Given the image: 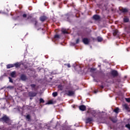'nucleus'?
Segmentation results:
<instances>
[{
	"mask_svg": "<svg viewBox=\"0 0 130 130\" xmlns=\"http://www.w3.org/2000/svg\"><path fill=\"white\" fill-rule=\"evenodd\" d=\"M0 121L2 122H5V123H7L8 125H11V119H10V118H9L7 115H4L1 118Z\"/></svg>",
	"mask_w": 130,
	"mask_h": 130,
	"instance_id": "obj_1",
	"label": "nucleus"
},
{
	"mask_svg": "<svg viewBox=\"0 0 130 130\" xmlns=\"http://www.w3.org/2000/svg\"><path fill=\"white\" fill-rule=\"evenodd\" d=\"M68 92L67 90L64 91L66 95L68 96H74V95H75V91L73 90H69L68 92Z\"/></svg>",
	"mask_w": 130,
	"mask_h": 130,
	"instance_id": "obj_2",
	"label": "nucleus"
},
{
	"mask_svg": "<svg viewBox=\"0 0 130 130\" xmlns=\"http://www.w3.org/2000/svg\"><path fill=\"white\" fill-rule=\"evenodd\" d=\"M111 75L112 77L115 78V77H117V76H118V72H117V71L116 70H113L111 71Z\"/></svg>",
	"mask_w": 130,
	"mask_h": 130,
	"instance_id": "obj_3",
	"label": "nucleus"
},
{
	"mask_svg": "<svg viewBox=\"0 0 130 130\" xmlns=\"http://www.w3.org/2000/svg\"><path fill=\"white\" fill-rule=\"evenodd\" d=\"M20 78L21 81H26V80H28V77L25 74H21Z\"/></svg>",
	"mask_w": 130,
	"mask_h": 130,
	"instance_id": "obj_4",
	"label": "nucleus"
},
{
	"mask_svg": "<svg viewBox=\"0 0 130 130\" xmlns=\"http://www.w3.org/2000/svg\"><path fill=\"white\" fill-rule=\"evenodd\" d=\"M82 42H83V43L84 44H89V43L90 42V41L89 40V39H88V38H84L82 39Z\"/></svg>",
	"mask_w": 130,
	"mask_h": 130,
	"instance_id": "obj_5",
	"label": "nucleus"
},
{
	"mask_svg": "<svg viewBox=\"0 0 130 130\" xmlns=\"http://www.w3.org/2000/svg\"><path fill=\"white\" fill-rule=\"evenodd\" d=\"M37 95V93L33 92V91H30L28 93V96L29 97H35Z\"/></svg>",
	"mask_w": 130,
	"mask_h": 130,
	"instance_id": "obj_6",
	"label": "nucleus"
},
{
	"mask_svg": "<svg viewBox=\"0 0 130 130\" xmlns=\"http://www.w3.org/2000/svg\"><path fill=\"white\" fill-rule=\"evenodd\" d=\"M86 108H87V107H86V106H85L84 105H82L79 106V109H80V110H81V111H85L86 110Z\"/></svg>",
	"mask_w": 130,
	"mask_h": 130,
	"instance_id": "obj_7",
	"label": "nucleus"
},
{
	"mask_svg": "<svg viewBox=\"0 0 130 130\" xmlns=\"http://www.w3.org/2000/svg\"><path fill=\"white\" fill-rule=\"evenodd\" d=\"M30 22L31 23L35 24V26H37V24H38V21H37V19H36V18H32L30 20Z\"/></svg>",
	"mask_w": 130,
	"mask_h": 130,
	"instance_id": "obj_8",
	"label": "nucleus"
},
{
	"mask_svg": "<svg viewBox=\"0 0 130 130\" xmlns=\"http://www.w3.org/2000/svg\"><path fill=\"white\" fill-rule=\"evenodd\" d=\"M93 20H95V21H98V20H100V16L95 14L93 16Z\"/></svg>",
	"mask_w": 130,
	"mask_h": 130,
	"instance_id": "obj_9",
	"label": "nucleus"
},
{
	"mask_svg": "<svg viewBox=\"0 0 130 130\" xmlns=\"http://www.w3.org/2000/svg\"><path fill=\"white\" fill-rule=\"evenodd\" d=\"M123 109H125L127 111H129V107L127 105V104H125L122 105Z\"/></svg>",
	"mask_w": 130,
	"mask_h": 130,
	"instance_id": "obj_10",
	"label": "nucleus"
},
{
	"mask_svg": "<svg viewBox=\"0 0 130 130\" xmlns=\"http://www.w3.org/2000/svg\"><path fill=\"white\" fill-rule=\"evenodd\" d=\"M47 19V17L45 16H41L40 17V20L41 21V22H45Z\"/></svg>",
	"mask_w": 130,
	"mask_h": 130,
	"instance_id": "obj_11",
	"label": "nucleus"
},
{
	"mask_svg": "<svg viewBox=\"0 0 130 130\" xmlns=\"http://www.w3.org/2000/svg\"><path fill=\"white\" fill-rule=\"evenodd\" d=\"M92 120H93V118L88 117L86 119V123H91Z\"/></svg>",
	"mask_w": 130,
	"mask_h": 130,
	"instance_id": "obj_12",
	"label": "nucleus"
},
{
	"mask_svg": "<svg viewBox=\"0 0 130 130\" xmlns=\"http://www.w3.org/2000/svg\"><path fill=\"white\" fill-rule=\"evenodd\" d=\"M63 88H64L63 85H62L61 84L58 85L57 86L58 91H63Z\"/></svg>",
	"mask_w": 130,
	"mask_h": 130,
	"instance_id": "obj_13",
	"label": "nucleus"
},
{
	"mask_svg": "<svg viewBox=\"0 0 130 130\" xmlns=\"http://www.w3.org/2000/svg\"><path fill=\"white\" fill-rule=\"evenodd\" d=\"M120 12H121V13H123V14H125V13L128 12V10L126 8H122L120 10Z\"/></svg>",
	"mask_w": 130,
	"mask_h": 130,
	"instance_id": "obj_14",
	"label": "nucleus"
},
{
	"mask_svg": "<svg viewBox=\"0 0 130 130\" xmlns=\"http://www.w3.org/2000/svg\"><path fill=\"white\" fill-rule=\"evenodd\" d=\"M16 71H13L10 73V76L12 78H16L17 75H16Z\"/></svg>",
	"mask_w": 130,
	"mask_h": 130,
	"instance_id": "obj_15",
	"label": "nucleus"
},
{
	"mask_svg": "<svg viewBox=\"0 0 130 130\" xmlns=\"http://www.w3.org/2000/svg\"><path fill=\"white\" fill-rule=\"evenodd\" d=\"M14 67H15L16 68H20L21 67V63L20 62H16L13 64Z\"/></svg>",
	"mask_w": 130,
	"mask_h": 130,
	"instance_id": "obj_16",
	"label": "nucleus"
},
{
	"mask_svg": "<svg viewBox=\"0 0 130 130\" xmlns=\"http://www.w3.org/2000/svg\"><path fill=\"white\" fill-rule=\"evenodd\" d=\"M124 23H128L129 22V19L128 17H125L123 18Z\"/></svg>",
	"mask_w": 130,
	"mask_h": 130,
	"instance_id": "obj_17",
	"label": "nucleus"
},
{
	"mask_svg": "<svg viewBox=\"0 0 130 130\" xmlns=\"http://www.w3.org/2000/svg\"><path fill=\"white\" fill-rule=\"evenodd\" d=\"M96 39L98 42H102V41H103V38H102V37H98Z\"/></svg>",
	"mask_w": 130,
	"mask_h": 130,
	"instance_id": "obj_18",
	"label": "nucleus"
},
{
	"mask_svg": "<svg viewBox=\"0 0 130 130\" xmlns=\"http://www.w3.org/2000/svg\"><path fill=\"white\" fill-rule=\"evenodd\" d=\"M14 68V64H8L7 65V69H11Z\"/></svg>",
	"mask_w": 130,
	"mask_h": 130,
	"instance_id": "obj_19",
	"label": "nucleus"
},
{
	"mask_svg": "<svg viewBox=\"0 0 130 130\" xmlns=\"http://www.w3.org/2000/svg\"><path fill=\"white\" fill-rule=\"evenodd\" d=\"M26 118L27 119L28 121H31V116H30V115H27Z\"/></svg>",
	"mask_w": 130,
	"mask_h": 130,
	"instance_id": "obj_20",
	"label": "nucleus"
},
{
	"mask_svg": "<svg viewBox=\"0 0 130 130\" xmlns=\"http://www.w3.org/2000/svg\"><path fill=\"white\" fill-rule=\"evenodd\" d=\"M118 34V30H117V29L113 31V36H116V35Z\"/></svg>",
	"mask_w": 130,
	"mask_h": 130,
	"instance_id": "obj_21",
	"label": "nucleus"
},
{
	"mask_svg": "<svg viewBox=\"0 0 130 130\" xmlns=\"http://www.w3.org/2000/svg\"><path fill=\"white\" fill-rule=\"evenodd\" d=\"M114 112H115V113H118V112H119V108H116L114 110Z\"/></svg>",
	"mask_w": 130,
	"mask_h": 130,
	"instance_id": "obj_22",
	"label": "nucleus"
},
{
	"mask_svg": "<svg viewBox=\"0 0 130 130\" xmlns=\"http://www.w3.org/2000/svg\"><path fill=\"white\" fill-rule=\"evenodd\" d=\"M58 94L57 93V92H54L52 93V96L53 97H56Z\"/></svg>",
	"mask_w": 130,
	"mask_h": 130,
	"instance_id": "obj_23",
	"label": "nucleus"
},
{
	"mask_svg": "<svg viewBox=\"0 0 130 130\" xmlns=\"http://www.w3.org/2000/svg\"><path fill=\"white\" fill-rule=\"evenodd\" d=\"M62 33H63V34H69V32L66 29L62 30Z\"/></svg>",
	"mask_w": 130,
	"mask_h": 130,
	"instance_id": "obj_24",
	"label": "nucleus"
},
{
	"mask_svg": "<svg viewBox=\"0 0 130 130\" xmlns=\"http://www.w3.org/2000/svg\"><path fill=\"white\" fill-rule=\"evenodd\" d=\"M7 89H10V90H13V89H14V86H7Z\"/></svg>",
	"mask_w": 130,
	"mask_h": 130,
	"instance_id": "obj_25",
	"label": "nucleus"
},
{
	"mask_svg": "<svg viewBox=\"0 0 130 130\" xmlns=\"http://www.w3.org/2000/svg\"><path fill=\"white\" fill-rule=\"evenodd\" d=\"M54 38L55 39H58V38H60V36L59 35H55L54 37Z\"/></svg>",
	"mask_w": 130,
	"mask_h": 130,
	"instance_id": "obj_26",
	"label": "nucleus"
},
{
	"mask_svg": "<svg viewBox=\"0 0 130 130\" xmlns=\"http://www.w3.org/2000/svg\"><path fill=\"white\" fill-rule=\"evenodd\" d=\"M45 102V101H44V100H43V99L41 98L40 99V103H44Z\"/></svg>",
	"mask_w": 130,
	"mask_h": 130,
	"instance_id": "obj_27",
	"label": "nucleus"
},
{
	"mask_svg": "<svg viewBox=\"0 0 130 130\" xmlns=\"http://www.w3.org/2000/svg\"><path fill=\"white\" fill-rule=\"evenodd\" d=\"M125 126L127 128H128L129 130H130V124L129 123L126 124Z\"/></svg>",
	"mask_w": 130,
	"mask_h": 130,
	"instance_id": "obj_28",
	"label": "nucleus"
},
{
	"mask_svg": "<svg viewBox=\"0 0 130 130\" xmlns=\"http://www.w3.org/2000/svg\"><path fill=\"white\" fill-rule=\"evenodd\" d=\"M95 71H96V69L90 68V73H93Z\"/></svg>",
	"mask_w": 130,
	"mask_h": 130,
	"instance_id": "obj_29",
	"label": "nucleus"
},
{
	"mask_svg": "<svg viewBox=\"0 0 130 130\" xmlns=\"http://www.w3.org/2000/svg\"><path fill=\"white\" fill-rule=\"evenodd\" d=\"M8 79H9V82L10 83H13L14 82V81H13V79H12V78L9 77Z\"/></svg>",
	"mask_w": 130,
	"mask_h": 130,
	"instance_id": "obj_30",
	"label": "nucleus"
},
{
	"mask_svg": "<svg viewBox=\"0 0 130 130\" xmlns=\"http://www.w3.org/2000/svg\"><path fill=\"white\" fill-rule=\"evenodd\" d=\"M30 87L32 88H34L36 87V84H31Z\"/></svg>",
	"mask_w": 130,
	"mask_h": 130,
	"instance_id": "obj_31",
	"label": "nucleus"
},
{
	"mask_svg": "<svg viewBox=\"0 0 130 130\" xmlns=\"http://www.w3.org/2000/svg\"><path fill=\"white\" fill-rule=\"evenodd\" d=\"M79 42H80V39H77L76 40V44H79Z\"/></svg>",
	"mask_w": 130,
	"mask_h": 130,
	"instance_id": "obj_32",
	"label": "nucleus"
},
{
	"mask_svg": "<svg viewBox=\"0 0 130 130\" xmlns=\"http://www.w3.org/2000/svg\"><path fill=\"white\" fill-rule=\"evenodd\" d=\"M125 100H126V102H128V103H129V102H130L129 98H125Z\"/></svg>",
	"mask_w": 130,
	"mask_h": 130,
	"instance_id": "obj_33",
	"label": "nucleus"
},
{
	"mask_svg": "<svg viewBox=\"0 0 130 130\" xmlns=\"http://www.w3.org/2000/svg\"><path fill=\"white\" fill-rule=\"evenodd\" d=\"M112 121L115 123V122H117V120L115 119H112Z\"/></svg>",
	"mask_w": 130,
	"mask_h": 130,
	"instance_id": "obj_34",
	"label": "nucleus"
},
{
	"mask_svg": "<svg viewBox=\"0 0 130 130\" xmlns=\"http://www.w3.org/2000/svg\"><path fill=\"white\" fill-rule=\"evenodd\" d=\"M53 102L52 101H49L48 102V104H52Z\"/></svg>",
	"mask_w": 130,
	"mask_h": 130,
	"instance_id": "obj_35",
	"label": "nucleus"
},
{
	"mask_svg": "<svg viewBox=\"0 0 130 130\" xmlns=\"http://www.w3.org/2000/svg\"><path fill=\"white\" fill-rule=\"evenodd\" d=\"M64 66H67L68 68H71V64H64Z\"/></svg>",
	"mask_w": 130,
	"mask_h": 130,
	"instance_id": "obj_36",
	"label": "nucleus"
},
{
	"mask_svg": "<svg viewBox=\"0 0 130 130\" xmlns=\"http://www.w3.org/2000/svg\"><path fill=\"white\" fill-rule=\"evenodd\" d=\"M23 18H27V14H24L22 15Z\"/></svg>",
	"mask_w": 130,
	"mask_h": 130,
	"instance_id": "obj_37",
	"label": "nucleus"
},
{
	"mask_svg": "<svg viewBox=\"0 0 130 130\" xmlns=\"http://www.w3.org/2000/svg\"><path fill=\"white\" fill-rule=\"evenodd\" d=\"M23 67H24V69H25V70L28 69V66L26 64H23Z\"/></svg>",
	"mask_w": 130,
	"mask_h": 130,
	"instance_id": "obj_38",
	"label": "nucleus"
},
{
	"mask_svg": "<svg viewBox=\"0 0 130 130\" xmlns=\"http://www.w3.org/2000/svg\"><path fill=\"white\" fill-rule=\"evenodd\" d=\"M99 73L101 74V75H104V73L102 71H100Z\"/></svg>",
	"mask_w": 130,
	"mask_h": 130,
	"instance_id": "obj_39",
	"label": "nucleus"
},
{
	"mask_svg": "<svg viewBox=\"0 0 130 130\" xmlns=\"http://www.w3.org/2000/svg\"><path fill=\"white\" fill-rule=\"evenodd\" d=\"M91 114H92V116L95 117V115H94V114H95L96 113V112L95 111H93V112H91ZM93 113H94V114H93Z\"/></svg>",
	"mask_w": 130,
	"mask_h": 130,
	"instance_id": "obj_40",
	"label": "nucleus"
},
{
	"mask_svg": "<svg viewBox=\"0 0 130 130\" xmlns=\"http://www.w3.org/2000/svg\"><path fill=\"white\" fill-rule=\"evenodd\" d=\"M100 88H101V89H104V86L103 85H101L100 86Z\"/></svg>",
	"mask_w": 130,
	"mask_h": 130,
	"instance_id": "obj_41",
	"label": "nucleus"
},
{
	"mask_svg": "<svg viewBox=\"0 0 130 130\" xmlns=\"http://www.w3.org/2000/svg\"><path fill=\"white\" fill-rule=\"evenodd\" d=\"M76 68H79V70H81V67H80V66H76Z\"/></svg>",
	"mask_w": 130,
	"mask_h": 130,
	"instance_id": "obj_42",
	"label": "nucleus"
},
{
	"mask_svg": "<svg viewBox=\"0 0 130 130\" xmlns=\"http://www.w3.org/2000/svg\"><path fill=\"white\" fill-rule=\"evenodd\" d=\"M31 18H32V17L29 16L28 17H27V19H31Z\"/></svg>",
	"mask_w": 130,
	"mask_h": 130,
	"instance_id": "obj_43",
	"label": "nucleus"
},
{
	"mask_svg": "<svg viewBox=\"0 0 130 130\" xmlns=\"http://www.w3.org/2000/svg\"><path fill=\"white\" fill-rule=\"evenodd\" d=\"M0 14H2V11H0Z\"/></svg>",
	"mask_w": 130,
	"mask_h": 130,
	"instance_id": "obj_44",
	"label": "nucleus"
}]
</instances>
